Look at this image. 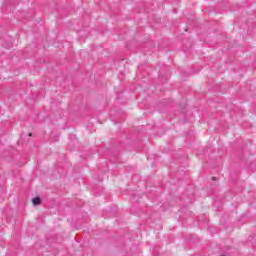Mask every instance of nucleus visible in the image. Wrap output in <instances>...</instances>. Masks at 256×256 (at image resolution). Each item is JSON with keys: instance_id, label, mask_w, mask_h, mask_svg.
Returning <instances> with one entry per match:
<instances>
[{"instance_id": "nucleus-1", "label": "nucleus", "mask_w": 256, "mask_h": 256, "mask_svg": "<svg viewBox=\"0 0 256 256\" xmlns=\"http://www.w3.org/2000/svg\"><path fill=\"white\" fill-rule=\"evenodd\" d=\"M32 203L34 206L41 205V198L40 197L33 198Z\"/></svg>"}, {"instance_id": "nucleus-2", "label": "nucleus", "mask_w": 256, "mask_h": 256, "mask_svg": "<svg viewBox=\"0 0 256 256\" xmlns=\"http://www.w3.org/2000/svg\"><path fill=\"white\" fill-rule=\"evenodd\" d=\"M33 135V133H29V137H31Z\"/></svg>"}, {"instance_id": "nucleus-3", "label": "nucleus", "mask_w": 256, "mask_h": 256, "mask_svg": "<svg viewBox=\"0 0 256 256\" xmlns=\"http://www.w3.org/2000/svg\"><path fill=\"white\" fill-rule=\"evenodd\" d=\"M212 179H213V181H215V177H213Z\"/></svg>"}]
</instances>
